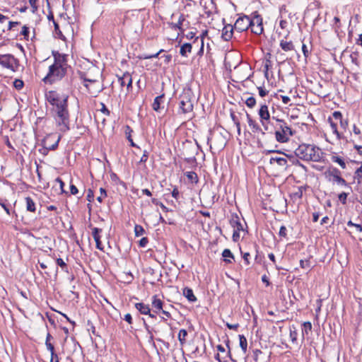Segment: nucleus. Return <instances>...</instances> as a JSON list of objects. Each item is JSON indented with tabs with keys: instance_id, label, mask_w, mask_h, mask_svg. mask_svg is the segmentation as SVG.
I'll list each match as a JSON object with an SVG mask.
<instances>
[{
	"instance_id": "1",
	"label": "nucleus",
	"mask_w": 362,
	"mask_h": 362,
	"mask_svg": "<svg viewBox=\"0 0 362 362\" xmlns=\"http://www.w3.org/2000/svg\"><path fill=\"white\" fill-rule=\"evenodd\" d=\"M294 153L301 160L313 162L320 161L323 155L319 147L305 144H300Z\"/></svg>"
},
{
	"instance_id": "2",
	"label": "nucleus",
	"mask_w": 362,
	"mask_h": 362,
	"mask_svg": "<svg viewBox=\"0 0 362 362\" xmlns=\"http://www.w3.org/2000/svg\"><path fill=\"white\" fill-rule=\"evenodd\" d=\"M273 120L276 121V124H274L275 127V138L277 141L280 143H286L289 140V136H293L294 134V131L288 127L286 122L282 119H276V117H272Z\"/></svg>"
},
{
	"instance_id": "3",
	"label": "nucleus",
	"mask_w": 362,
	"mask_h": 362,
	"mask_svg": "<svg viewBox=\"0 0 362 362\" xmlns=\"http://www.w3.org/2000/svg\"><path fill=\"white\" fill-rule=\"evenodd\" d=\"M57 114V123L59 130L66 132L69 130V114L68 111V104L66 105H60L55 109Z\"/></svg>"
},
{
	"instance_id": "4",
	"label": "nucleus",
	"mask_w": 362,
	"mask_h": 362,
	"mask_svg": "<svg viewBox=\"0 0 362 362\" xmlns=\"http://www.w3.org/2000/svg\"><path fill=\"white\" fill-rule=\"evenodd\" d=\"M179 112L183 114L193 110V93L191 89H184L179 96Z\"/></svg>"
},
{
	"instance_id": "5",
	"label": "nucleus",
	"mask_w": 362,
	"mask_h": 362,
	"mask_svg": "<svg viewBox=\"0 0 362 362\" xmlns=\"http://www.w3.org/2000/svg\"><path fill=\"white\" fill-rule=\"evenodd\" d=\"M66 73V70L52 64L49 66L48 73L44 77L42 81L45 83L53 84L56 81L62 80Z\"/></svg>"
},
{
	"instance_id": "6",
	"label": "nucleus",
	"mask_w": 362,
	"mask_h": 362,
	"mask_svg": "<svg viewBox=\"0 0 362 362\" xmlns=\"http://www.w3.org/2000/svg\"><path fill=\"white\" fill-rule=\"evenodd\" d=\"M325 175L329 182H335L339 185L347 186V182L341 177V171L335 167H329L325 172Z\"/></svg>"
},
{
	"instance_id": "7",
	"label": "nucleus",
	"mask_w": 362,
	"mask_h": 362,
	"mask_svg": "<svg viewBox=\"0 0 362 362\" xmlns=\"http://www.w3.org/2000/svg\"><path fill=\"white\" fill-rule=\"evenodd\" d=\"M250 28L251 32L255 35H261L263 31V25H262V18L260 15L257 13V12H255L252 14L250 17Z\"/></svg>"
},
{
	"instance_id": "8",
	"label": "nucleus",
	"mask_w": 362,
	"mask_h": 362,
	"mask_svg": "<svg viewBox=\"0 0 362 362\" xmlns=\"http://www.w3.org/2000/svg\"><path fill=\"white\" fill-rule=\"evenodd\" d=\"M52 54L54 57L52 65L68 71V69L70 68V66L68 64V55L55 50L52 52Z\"/></svg>"
},
{
	"instance_id": "9",
	"label": "nucleus",
	"mask_w": 362,
	"mask_h": 362,
	"mask_svg": "<svg viewBox=\"0 0 362 362\" xmlns=\"http://www.w3.org/2000/svg\"><path fill=\"white\" fill-rule=\"evenodd\" d=\"M1 66L12 70L13 71H16L18 69L19 66V61L14 57L12 54H3L1 57Z\"/></svg>"
},
{
	"instance_id": "10",
	"label": "nucleus",
	"mask_w": 362,
	"mask_h": 362,
	"mask_svg": "<svg viewBox=\"0 0 362 362\" xmlns=\"http://www.w3.org/2000/svg\"><path fill=\"white\" fill-rule=\"evenodd\" d=\"M250 17L248 16H241L235 21L234 24L235 30L238 33L246 31L250 25Z\"/></svg>"
},
{
	"instance_id": "11",
	"label": "nucleus",
	"mask_w": 362,
	"mask_h": 362,
	"mask_svg": "<svg viewBox=\"0 0 362 362\" xmlns=\"http://www.w3.org/2000/svg\"><path fill=\"white\" fill-rule=\"evenodd\" d=\"M230 226L235 230H244V225H246L245 222L243 223L238 215H234L231 217L230 220Z\"/></svg>"
},
{
	"instance_id": "12",
	"label": "nucleus",
	"mask_w": 362,
	"mask_h": 362,
	"mask_svg": "<svg viewBox=\"0 0 362 362\" xmlns=\"http://www.w3.org/2000/svg\"><path fill=\"white\" fill-rule=\"evenodd\" d=\"M119 81L121 86H127V91L132 88V78L129 73H124L122 76L119 77Z\"/></svg>"
},
{
	"instance_id": "13",
	"label": "nucleus",
	"mask_w": 362,
	"mask_h": 362,
	"mask_svg": "<svg viewBox=\"0 0 362 362\" xmlns=\"http://www.w3.org/2000/svg\"><path fill=\"white\" fill-rule=\"evenodd\" d=\"M234 30H235L234 26H233L230 24H228V25H225L222 30V34H221L222 38L225 41H229L233 37Z\"/></svg>"
},
{
	"instance_id": "14",
	"label": "nucleus",
	"mask_w": 362,
	"mask_h": 362,
	"mask_svg": "<svg viewBox=\"0 0 362 362\" xmlns=\"http://www.w3.org/2000/svg\"><path fill=\"white\" fill-rule=\"evenodd\" d=\"M164 94L156 97L152 104V107L155 111L159 112L161 109H164Z\"/></svg>"
},
{
	"instance_id": "15",
	"label": "nucleus",
	"mask_w": 362,
	"mask_h": 362,
	"mask_svg": "<svg viewBox=\"0 0 362 362\" xmlns=\"http://www.w3.org/2000/svg\"><path fill=\"white\" fill-rule=\"evenodd\" d=\"M152 307L153 312L155 313H159L163 310V302L157 298V296H153L152 298Z\"/></svg>"
},
{
	"instance_id": "16",
	"label": "nucleus",
	"mask_w": 362,
	"mask_h": 362,
	"mask_svg": "<svg viewBox=\"0 0 362 362\" xmlns=\"http://www.w3.org/2000/svg\"><path fill=\"white\" fill-rule=\"evenodd\" d=\"M258 113L261 118L262 124L264 125V121H267L270 119V115L268 110L267 105H262Z\"/></svg>"
},
{
	"instance_id": "17",
	"label": "nucleus",
	"mask_w": 362,
	"mask_h": 362,
	"mask_svg": "<svg viewBox=\"0 0 362 362\" xmlns=\"http://www.w3.org/2000/svg\"><path fill=\"white\" fill-rule=\"evenodd\" d=\"M247 119L248 125L252 128V130L253 132H260L263 135L265 134L264 131H263L259 127L258 124L255 120H253L252 119V117H250V115L248 113H247Z\"/></svg>"
},
{
	"instance_id": "18",
	"label": "nucleus",
	"mask_w": 362,
	"mask_h": 362,
	"mask_svg": "<svg viewBox=\"0 0 362 362\" xmlns=\"http://www.w3.org/2000/svg\"><path fill=\"white\" fill-rule=\"evenodd\" d=\"M136 309L142 315L150 314V307L144 303H136L135 304Z\"/></svg>"
},
{
	"instance_id": "19",
	"label": "nucleus",
	"mask_w": 362,
	"mask_h": 362,
	"mask_svg": "<svg viewBox=\"0 0 362 362\" xmlns=\"http://www.w3.org/2000/svg\"><path fill=\"white\" fill-rule=\"evenodd\" d=\"M68 98L69 96L66 95H61L55 101L52 102L51 105L55 106L56 108L59 107L60 105H66L68 104Z\"/></svg>"
},
{
	"instance_id": "20",
	"label": "nucleus",
	"mask_w": 362,
	"mask_h": 362,
	"mask_svg": "<svg viewBox=\"0 0 362 362\" xmlns=\"http://www.w3.org/2000/svg\"><path fill=\"white\" fill-rule=\"evenodd\" d=\"M183 295L189 302H195L197 300V298L194 295L192 289L188 287H186L183 289Z\"/></svg>"
},
{
	"instance_id": "21",
	"label": "nucleus",
	"mask_w": 362,
	"mask_h": 362,
	"mask_svg": "<svg viewBox=\"0 0 362 362\" xmlns=\"http://www.w3.org/2000/svg\"><path fill=\"white\" fill-rule=\"evenodd\" d=\"M185 16L183 14H180L178 21H177V23H170V25L171 28H173L174 30H179L182 32L183 30L182 28V23L185 21Z\"/></svg>"
},
{
	"instance_id": "22",
	"label": "nucleus",
	"mask_w": 362,
	"mask_h": 362,
	"mask_svg": "<svg viewBox=\"0 0 362 362\" xmlns=\"http://www.w3.org/2000/svg\"><path fill=\"white\" fill-rule=\"evenodd\" d=\"M61 95L58 93L57 91L50 90L45 94V97L47 100L51 104L52 102H56L55 100L60 96Z\"/></svg>"
},
{
	"instance_id": "23",
	"label": "nucleus",
	"mask_w": 362,
	"mask_h": 362,
	"mask_svg": "<svg viewBox=\"0 0 362 362\" xmlns=\"http://www.w3.org/2000/svg\"><path fill=\"white\" fill-rule=\"evenodd\" d=\"M192 48V47L190 43H185L180 47V54L182 57H187V54L191 53Z\"/></svg>"
},
{
	"instance_id": "24",
	"label": "nucleus",
	"mask_w": 362,
	"mask_h": 362,
	"mask_svg": "<svg viewBox=\"0 0 362 362\" xmlns=\"http://www.w3.org/2000/svg\"><path fill=\"white\" fill-rule=\"evenodd\" d=\"M280 47L285 52H288L294 49V46L291 41L287 42L284 40H281Z\"/></svg>"
},
{
	"instance_id": "25",
	"label": "nucleus",
	"mask_w": 362,
	"mask_h": 362,
	"mask_svg": "<svg viewBox=\"0 0 362 362\" xmlns=\"http://www.w3.org/2000/svg\"><path fill=\"white\" fill-rule=\"evenodd\" d=\"M26 209L30 212H35L36 210L35 204L30 197L25 198Z\"/></svg>"
},
{
	"instance_id": "26",
	"label": "nucleus",
	"mask_w": 362,
	"mask_h": 362,
	"mask_svg": "<svg viewBox=\"0 0 362 362\" xmlns=\"http://www.w3.org/2000/svg\"><path fill=\"white\" fill-rule=\"evenodd\" d=\"M133 132V130L132 129V128L127 125L125 127V134L127 136V140L129 141L130 143V145L133 147H136V148H139V146H137L135 143L134 142L133 139H132V136L131 135V133Z\"/></svg>"
},
{
	"instance_id": "27",
	"label": "nucleus",
	"mask_w": 362,
	"mask_h": 362,
	"mask_svg": "<svg viewBox=\"0 0 362 362\" xmlns=\"http://www.w3.org/2000/svg\"><path fill=\"white\" fill-rule=\"evenodd\" d=\"M274 162H276L281 166H285L287 164V160L282 157H272L269 160L270 164Z\"/></svg>"
},
{
	"instance_id": "28",
	"label": "nucleus",
	"mask_w": 362,
	"mask_h": 362,
	"mask_svg": "<svg viewBox=\"0 0 362 362\" xmlns=\"http://www.w3.org/2000/svg\"><path fill=\"white\" fill-rule=\"evenodd\" d=\"M239 341H240V346L241 349L243 350L244 354H246L247 352V341L245 337L243 334L239 335Z\"/></svg>"
},
{
	"instance_id": "29",
	"label": "nucleus",
	"mask_w": 362,
	"mask_h": 362,
	"mask_svg": "<svg viewBox=\"0 0 362 362\" xmlns=\"http://www.w3.org/2000/svg\"><path fill=\"white\" fill-rule=\"evenodd\" d=\"M187 179L192 182L197 184L199 181L198 176L196 173L191 171L185 173Z\"/></svg>"
},
{
	"instance_id": "30",
	"label": "nucleus",
	"mask_w": 362,
	"mask_h": 362,
	"mask_svg": "<svg viewBox=\"0 0 362 362\" xmlns=\"http://www.w3.org/2000/svg\"><path fill=\"white\" fill-rule=\"evenodd\" d=\"M187 336V330L182 329L178 333V340L181 345H183L186 342V337Z\"/></svg>"
},
{
	"instance_id": "31",
	"label": "nucleus",
	"mask_w": 362,
	"mask_h": 362,
	"mask_svg": "<svg viewBox=\"0 0 362 362\" xmlns=\"http://www.w3.org/2000/svg\"><path fill=\"white\" fill-rule=\"evenodd\" d=\"M52 136V134H48V135H47V136L43 139L42 143H43V144H44V146H43V148H42V149H40V150H39V151H40L42 154H43V155H45V156H46V155L47 154L48 151H49V149L48 148V147H47V146H46V142H47V141L49 139H50Z\"/></svg>"
},
{
	"instance_id": "32",
	"label": "nucleus",
	"mask_w": 362,
	"mask_h": 362,
	"mask_svg": "<svg viewBox=\"0 0 362 362\" xmlns=\"http://www.w3.org/2000/svg\"><path fill=\"white\" fill-rule=\"evenodd\" d=\"M222 256L225 258L224 261L230 263L231 261L227 258L234 259V256L229 249H225L222 252Z\"/></svg>"
},
{
	"instance_id": "33",
	"label": "nucleus",
	"mask_w": 362,
	"mask_h": 362,
	"mask_svg": "<svg viewBox=\"0 0 362 362\" xmlns=\"http://www.w3.org/2000/svg\"><path fill=\"white\" fill-rule=\"evenodd\" d=\"M332 160L334 163H338L342 169H345L346 167V163L344 162V160L339 156H332Z\"/></svg>"
},
{
	"instance_id": "34",
	"label": "nucleus",
	"mask_w": 362,
	"mask_h": 362,
	"mask_svg": "<svg viewBox=\"0 0 362 362\" xmlns=\"http://www.w3.org/2000/svg\"><path fill=\"white\" fill-rule=\"evenodd\" d=\"M134 233L136 237L141 236L145 233V230L140 225H136L134 227Z\"/></svg>"
},
{
	"instance_id": "35",
	"label": "nucleus",
	"mask_w": 362,
	"mask_h": 362,
	"mask_svg": "<svg viewBox=\"0 0 362 362\" xmlns=\"http://www.w3.org/2000/svg\"><path fill=\"white\" fill-rule=\"evenodd\" d=\"M303 328L302 329L303 334H308L312 329V324L310 322H305L303 324Z\"/></svg>"
},
{
	"instance_id": "36",
	"label": "nucleus",
	"mask_w": 362,
	"mask_h": 362,
	"mask_svg": "<svg viewBox=\"0 0 362 362\" xmlns=\"http://www.w3.org/2000/svg\"><path fill=\"white\" fill-rule=\"evenodd\" d=\"M245 104L248 107L252 108L256 105V99L252 96L249 97L246 100Z\"/></svg>"
},
{
	"instance_id": "37",
	"label": "nucleus",
	"mask_w": 362,
	"mask_h": 362,
	"mask_svg": "<svg viewBox=\"0 0 362 362\" xmlns=\"http://www.w3.org/2000/svg\"><path fill=\"white\" fill-rule=\"evenodd\" d=\"M56 262L64 271L68 272L67 265L62 258H57Z\"/></svg>"
},
{
	"instance_id": "38",
	"label": "nucleus",
	"mask_w": 362,
	"mask_h": 362,
	"mask_svg": "<svg viewBox=\"0 0 362 362\" xmlns=\"http://www.w3.org/2000/svg\"><path fill=\"white\" fill-rule=\"evenodd\" d=\"M334 21L335 23V24L334 25V31L337 34V35H339V29L341 27L340 19H339V18L335 16L334 18Z\"/></svg>"
},
{
	"instance_id": "39",
	"label": "nucleus",
	"mask_w": 362,
	"mask_h": 362,
	"mask_svg": "<svg viewBox=\"0 0 362 362\" xmlns=\"http://www.w3.org/2000/svg\"><path fill=\"white\" fill-rule=\"evenodd\" d=\"M80 78L83 81L84 83L89 82V83H95V79L88 78L86 77V74L84 72H80L79 73Z\"/></svg>"
},
{
	"instance_id": "40",
	"label": "nucleus",
	"mask_w": 362,
	"mask_h": 362,
	"mask_svg": "<svg viewBox=\"0 0 362 362\" xmlns=\"http://www.w3.org/2000/svg\"><path fill=\"white\" fill-rule=\"evenodd\" d=\"M54 26L55 32L58 35L60 39L65 40V37L63 35L62 31L59 29V24L56 21H54Z\"/></svg>"
},
{
	"instance_id": "41",
	"label": "nucleus",
	"mask_w": 362,
	"mask_h": 362,
	"mask_svg": "<svg viewBox=\"0 0 362 362\" xmlns=\"http://www.w3.org/2000/svg\"><path fill=\"white\" fill-rule=\"evenodd\" d=\"M300 265L303 269H308L311 267L310 261L309 259H300Z\"/></svg>"
},
{
	"instance_id": "42",
	"label": "nucleus",
	"mask_w": 362,
	"mask_h": 362,
	"mask_svg": "<svg viewBox=\"0 0 362 362\" xmlns=\"http://www.w3.org/2000/svg\"><path fill=\"white\" fill-rule=\"evenodd\" d=\"M24 86V83L22 80L21 79H15V81H13V86L17 89V90H21L23 88Z\"/></svg>"
},
{
	"instance_id": "43",
	"label": "nucleus",
	"mask_w": 362,
	"mask_h": 362,
	"mask_svg": "<svg viewBox=\"0 0 362 362\" xmlns=\"http://www.w3.org/2000/svg\"><path fill=\"white\" fill-rule=\"evenodd\" d=\"M101 232H102L101 228H93V231H92V235H93V239L95 240V239L100 238V236L99 234Z\"/></svg>"
},
{
	"instance_id": "44",
	"label": "nucleus",
	"mask_w": 362,
	"mask_h": 362,
	"mask_svg": "<svg viewBox=\"0 0 362 362\" xmlns=\"http://www.w3.org/2000/svg\"><path fill=\"white\" fill-rule=\"evenodd\" d=\"M47 349L50 351L51 356H55L54 347L51 342L45 341Z\"/></svg>"
},
{
	"instance_id": "45",
	"label": "nucleus",
	"mask_w": 362,
	"mask_h": 362,
	"mask_svg": "<svg viewBox=\"0 0 362 362\" xmlns=\"http://www.w3.org/2000/svg\"><path fill=\"white\" fill-rule=\"evenodd\" d=\"M348 194H349L346 192H341V194H339L338 198L343 204H345L346 203Z\"/></svg>"
},
{
	"instance_id": "46",
	"label": "nucleus",
	"mask_w": 362,
	"mask_h": 362,
	"mask_svg": "<svg viewBox=\"0 0 362 362\" xmlns=\"http://www.w3.org/2000/svg\"><path fill=\"white\" fill-rule=\"evenodd\" d=\"M21 34L24 36L25 39H28L29 37V28L26 25L23 26Z\"/></svg>"
},
{
	"instance_id": "47",
	"label": "nucleus",
	"mask_w": 362,
	"mask_h": 362,
	"mask_svg": "<svg viewBox=\"0 0 362 362\" xmlns=\"http://www.w3.org/2000/svg\"><path fill=\"white\" fill-rule=\"evenodd\" d=\"M61 139H62V136L59 135L58 136L57 139L56 140V141L54 142V144H53L50 146H47L48 148L49 149V151H54V150H55L58 147L59 142L61 140Z\"/></svg>"
},
{
	"instance_id": "48",
	"label": "nucleus",
	"mask_w": 362,
	"mask_h": 362,
	"mask_svg": "<svg viewBox=\"0 0 362 362\" xmlns=\"http://www.w3.org/2000/svg\"><path fill=\"white\" fill-rule=\"evenodd\" d=\"M298 333L296 330H290V338L293 343L296 342Z\"/></svg>"
},
{
	"instance_id": "49",
	"label": "nucleus",
	"mask_w": 362,
	"mask_h": 362,
	"mask_svg": "<svg viewBox=\"0 0 362 362\" xmlns=\"http://www.w3.org/2000/svg\"><path fill=\"white\" fill-rule=\"evenodd\" d=\"M242 253V255H243V258L245 262V264L247 265H249L250 264V254L249 252H241Z\"/></svg>"
},
{
	"instance_id": "50",
	"label": "nucleus",
	"mask_w": 362,
	"mask_h": 362,
	"mask_svg": "<svg viewBox=\"0 0 362 362\" xmlns=\"http://www.w3.org/2000/svg\"><path fill=\"white\" fill-rule=\"evenodd\" d=\"M93 198H94V192L92 189H89L88 190L86 199L89 202H91L93 201Z\"/></svg>"
},
{
	"instance_id": "51",
	"label": "nucleus",
	"mask_w": 362,
	"mask_h": 362,
	"mask_svg": "<svg viewBox=\"0 0 362 362\" xmlns=\"http://www.w3.org/2000/svg\"><path fill=\"white\" fill-rule=\"evenodd\" d=\"M230 117L235 126H240V121L233 112H230Z\"/></svg>"
},
{
	"instance_id": "52",
	"label": "nucleus",
	"mask_w": 362,
	"mask_h": 362,
	"mask_svg": "<svg viewBox=\"0 0 362 362\" xmlns=\"http://www.w3.org/2000/svg\"><path fill=\"white\" fill-rule=\"evenodd\" d=\"M100 111H101V112H103V114H105L107 116H109L110 114V110L107 108V107L105 106V105L103 103H101Z\"/></svg>"
},
{
	"instance_id": "53",
	"label": "nucleus",
	"mask_w": 362,
	"mask_h": 362,
	"mask_svg": "<svg viewBox=\"0 0 362 362\" xmlns=\"http://www.w3.org/2000/svg\"><path fill=\"white\" fill-rule=\"evenodd\" d=\"M148 152L146 150H145V151H144V153H143V155H142V156H141V159H140L139 163H146V160H147V159H148Z\"/></svg>"
},
{
	"instance_id": "54",
	"label": "nucleus",
	"mask_w": 362,
	"mask_h": 362,
	"mask_svg": "<svg viewBox=\"0 0 362 362\" xmlns=\"http://www.w3.org/2000/svg\"><path fill=\"white\" fill-rule=\"evenodd\" d=\"M29 3L30 4V6L32 7L33 12H35L37 10V0H28Z\"/></svg>"
},
{
	"instance_id": "55",
	"label": "nucleus",
	"mask_w": 362,
	"mask_h": 362,
	"mask_svg": "<svg viewBox=\"0 0 362 362\" xmlns=\"http://www.w3.org/2000/svg\"><path fill=\"white\" fill-rule=\"evenodd\" d=\"M286 231H287L286 228L284 226H281L279 233V236L286 238V235H287Z\"/></svg>"
},
{
	"instance_id": "56",
	"label": "nucleus",
	"mask_w": 362,
	"mask_h": 362,
	"mask_svg": "<svg viewBox=\"0 0 362 362\" xmlns=\"http://www.w3.org/2000/svg\"><path fill=\"white\" fill-rule=\"evenodd\" d=\"M148 239L146 237L144 238H142L140 240H139V246L140 247H145L146 246V245L148 244Z\"/></svg>"
},
{
	"instance_id": "57",
	"label": "nucleus",
	"mask_w": 362,
	"mask_h": 362,
	"mask_svg": "<svg viewBox=\"0 0 362 362\" xmlns=\"http://www.w3.org/2000/svg\"><path fill=\"white\" fill-rule=\"evenodd\" d=\"M258 91H259V95L261 97H264L265 95H267L268 94V90H267L263 87H258Z\"/></svg>"
},
{
	"instance_id": "58",
	"label": "nucleus",
	"mask_w": 362,
	"mask_h": 362,
	"mask_svg": "<svg viewBox=\"0 0 362 362\" xmlns=\"http://www.w3.org/2000/svg\"><path fill=\"white\" fill-rule=\"evenodd\" d=\"M333 115V117L335 119H337V120H341L343 118H342V114L341 113V112L339 111H335L333 112L332 114Z\"/></svg>"
},
{
	"instance_id": "59",
	"label": "nucleus",
	"mask_w": 362,
	"mask_h": 362,
	"mask_svg": "<svg viewBox=\"0 0 362 362\" xmlns=\"http://www.w3.org/2000/svg\"><path fill=\"white\" fill-rule=\"evenodd\" d=\"M302 51L304 57L307 58L310 54V51L308 50L307 46L305 44H303L302 45Z\"/></svg>"
},
{
	"instance_id": "60",
	"label": "nucleus",
	"mask_w": 362,
	"mask_h": 362,
	"mask_svg": "<svg viewBox=\"0 0 362 362\" xmlns=\"http://www.w3.org/2000/svg\"><path fill=\"white\" fill-rule=\"evenodd\" d=\"M55 182L59 184V188L62 190V192H64V182L59 177H57V179H55Z\"/></svg>"
},
{
	"instance_id": "61",
	"label": "nucleus",
	"mask_w": 362,
	"mask_h": 362,
	"mask_svg": "<svg viewBox=\"0 0 362 362\" xmlns=\"http://www.w3.org/2000/svg\"><path fill=\"white\" fill-rule=\"evenodd\" d=\"M4 142L6 144V145L7 146V147L10 149H12L13 150L14 148L13 146H12V144H11L10 141H9V139H8V136H6L4 137Z\"/></svg>"
},
{
	"instance_id": "62",
	"label": "nucleus",
	"mask_w": 362,
	"mask_h": 362,
	"mask_svg": "<svg viewBox=\"0 0 362 362\" xmlns=\"http://www.w3.org/2000/svg\"><path fill=\"white\" fill-rule=\"evenodd\" d=\"M240 231V230H233V241L236 242L240 238V233H239Z\"/></svg>"
},
{
	"instance_id": "63",
	"label": "nucleus",
	"mask_w": 362,
	"mask_h": 362,
	"mask_svg": "<svg viewBox=\"0 0 362 362\" xmlns=\"http://www.w3.org/2000/svg\"><path fill=\"white\" fill-rule=\"evenodd\" d=\"M70 192L71 194L74 195L76 194L78 192L77 187L74 185L71 184L70 185Z\"/></svg>"
},
{
	"instance_id": "64",
	"label": "nucleus",
	"mask_w": 362,
	"mask_h": 362,
	"mask_svg": "<svg viewBox=\"0 0 362 362\" xmlns=\"http://www.w3.org/2000/svg\"><path fill=\"white\" fill-rule=\"evenodd\" d=\"M340 122V126L341 128L346 129L348 127L349 123L347 119H341Z\"/></svg>"
}]
</instances>
